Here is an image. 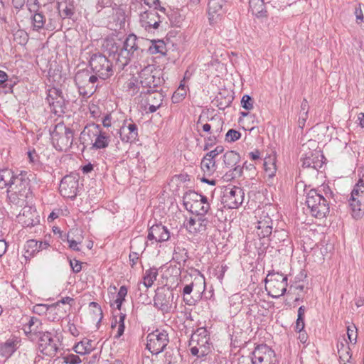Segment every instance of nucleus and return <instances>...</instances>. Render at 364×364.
<instances>
[{"instance_id": "nucleus-8", "label": "nucleus", "mask_w": 364, "mask_h": 364, "mask_svg": "<svg viewBox=\"0 0 364 364\" xmlns=\"http://www.w3.org/2000/svg\"><path fill=\"white\" fill-rule=\"evenodd\" d=\"M92 84L97 78L103 80L109 78L113 74L112 63L105 55L97 53L92 55Z\"/></svg>"}, {"instance_id": "nucleus-2", "label": "nucleus", "mask_w": 364, "mask_h": 364, "mask_svg": "<svg viewBox=\"0 0 364 364\" xmlns=\"http://www.w3.org/2000/svg\"><path fill=\"white\" fill-rule=\"evenodd\" d=\"M75 82L78 89L80 96V107L79 112L85 114L86 117H91V105L89 98L91 97L90 91L91 90V75L89 70L83 68L79 70L75 76ZM82 117L83 116L81 115Z\"/></svg>"}, {"instance_id": "nucleus-58", "label": "nucleus", "mask_w": 364, "mask_h": 364, "mask_svg": "<svg viewBox=\"0 0 364 364\" xmlns=\"http://www.w3.org/2000/svg\"><path fill=\"white\" fill-rule=\"evenodd\" d=\"M84 344L85 343L83 342H79L74 347L75 352L80 355V357L82 356V358L85 357V355L87 354V348L83 347Z\"/></svg>"}, {"instance_id": "nucleus-37", "label": "nucleus", "mask_w": 364, "mask_h": 364, "mask_svg": "<svg viewBox=\"0 0 364 364\" xmlns=\"http://www.w3.org/2000/svg\"><path fill=\"white\" fill-rule=\"evenodd\" d=\"M204 196H205L199 194L194 191L190 190L186 191L183 196V203L186 209L187 210L189 208L190 205L196 203L197 201L201 199V197Z\"/></svg>"}, {"instance_id": "nucleus-34", "label": "nucleus", "mask_w": 364, "mask_h": 364, "mask_svg": "<svg viewBox=\"0 0 364 364\" xmlns=\"http://www.w3.org/2000/svg\"><path fill=\"white\" fill-rule=\"evenodd\" d=\"M200 166L205 174L210 176L217 168L215 159L205 155L201 161Z\"/></svg>"}, {"instance_id": "nucleus-21", "label": "nucleus", "mask_w": 364, "mask_h": 364, "mask_svg": "<svg viewBox=\"0 0 364 364\" xmlns=\"http://www.w3.org/2000/svg\"><path fill=\"white\" fill-rule=\"evenodd\" d=\"M124 120L123 125L119 130V137L123 142H134L138 137V128L132 119Z\"/></svg>"}, {"instance_id": "nucleus-10", "label": "nucleus", "mask_w": 364, "mask_h": 364, "mask_svg": "<svg viewBox=\"0 0 364 364\" xmlns=\"http://www.w3.org/2000/svg\"><path fill=\"white\" fill-rule=\"evenodd\" d=\"M38 338L39 351L45 355L53 358L58 350L59 339L55 333L49 331H42L36 337Z\"/></svg>"}, {"instance_id": "nucleus-14", "label": "nucleus", "mask_w": 364, "mask_h": 364, "mask_svg": "<svg viewBox=\"0 0 364 364\" xmlns=\"http://www.w3.org/2000/svg\"><path fill=\"white\" fill-rule=\"evenodd\" d=\"M78 189V179L75 176L66 175L62 178L59 191L63 197L73 199L76 197Z\"/></svg>"}, {"instance_id": "nucleus-17", "label": "nucleus", "mask_w": 364, "mask_h": 364, "mask_svg": "<svg viewBox=\"0 0 364 364\" xmlns=\"http://www.w3.org/2000/svg\"><path fill=\"white\" fill-rule=\"evenodd\" d=\"M174 294L168 289L156 291L154 297V306L164 312H169L172 308Z\"/></svg>"}, {"instance_id": "nucleus-54", "label": "nucleus", "mask_w": 364, "mask_h": 364, "mask_svg": "<svg viewBox=\"0 0 364 364\" xmlns=\"http://www.w3.org/2000/svg\"><path fill=\"white\" fill-rule=\"evenodd\" d=\"M126 89L127 92H128L131 96H133L139 92V87L136 80H132L127 82Z\"/></svg>"}, {"instance_id": "nucleus-53", "label": "nucleus", "mask_w": 364, "mask_h": 364, "mask_svg": "<svg viewBox=\"0 0 364 364\" xmlns=\"http://www.w3.org/2000/svg\"><path fill=\"white\" fill-rule=\"evenodd\" d=\"M126 318V314L123 313L119 314V319L118 321H115L114 325L112 323V327L113 328L115 326L116 323H118V328H117V333L116 335L117 338L120 337L124 331L125 326H124V320Z\"/></svg>"}, {"instance_id": "nucleus-47", "label": "nucleus", "mask_w": 364, "mask_h": 364, "mask_svg": "<svg viewBox=\"0 0 364 364\" xmlns=\"http://www.w3.org/2000/svg\"><path fill=\"white\" fill-rule=\"evenodd\" d=\"M28 38V34L23 29H18L14 33V41L19 45L25 46Z\"/></svg>"}, {"instance_id": "nucleus-27", "label": "nucleus", "mask_w": 364, "mask_h": 364, "mask_svg": "<svg viewBox=\"0 0 364 364\" xmlns=\"http://www.w3.org/2000/svg\"><path fill=\"white\" fill-rule=\"evenodd\" d=\"M140 83L144 89L146 90H157L161 84L159 77H156L148 70H143L139 75Z\"/></svg>"}, {"instance_id": "nucleus-48", "label": "nucleus", "mask_w": 364, "mask_h": 364, "mask_svg": "<svg viewBox=\"0 0 364 364\" xmlns=\"http://www.w3.org/2000/svg\"><path fill=\"white\" fill-rule=\"evenodd\" d=\"M103 318L102 310L100 306L96 303L92 301V321L97 320L96 327L98 329L100 327V323Z\"/></svg>"}, {"instance_id": "nucleus-35", "label": "nucleus", "mask_w": 364, "mask_h": 364, "mask_svg": "<svg viewBox=\"0 0 364 364\" xmlns=\"http://www.w3.org/2000/svg\"><path fill=\"white\" fill-rule=\"evenodd\" d=\"M16 173V171L10 168L0 169L1 188L7 187L12 184L14 177Z\"/></svg>"}, {"instance_id": "nucleus-57", "label": "nucleus", "mask_w": 364, "mask_h": 364, "mask_svg": "<svg viewBox=\"0 0 364 364\" xmlns=\"http://www.w3.org/2000/svg\"><path fill=\"white\" fill-rule=\"evenodd\" d=\"M264 171L265 173L269 178H272L275 176L276 173V166L274 163H272L268 164L267 161L264 162Z\"/></svg>"}, {"instance_id": "nucleus-39", "label": "nucleus", "mask_w": 364, "mask_h": 364, "mask_svg": "<svg viewBox=\"0 0 364 364\" xmlns=\"http://www.w3.org/2000/svg\"><path fill=\"white\" fill-rule=\"evenodd\" d=\"M57 9L63 18H70L74 14V2L57 5Z\"/></svg>"}, {"instance_id": "nucleus-6", "label": "nucleus", "mask_w": 364, "mask_h": 364, "mask_svg": "<svg viewBox=\"0 0 364 364\" xmlns=\"http://www.w3.org/2000/svg\"><path fill=\"white\" fill-rule=\"evenodd\" d=\"M265 289L272 298H279L283 296L287 287V277L274 271L269 272L265 279Z\"/></svg>"}, {"instance_id": "nucleus-26", "label": "nucleus", "mask_w": 364, "mask_h": 364, "mask_svg": "<svg viewBox=\"0 0 364 364\" xmlns=\"http://www.w3.org/2000/svg\"><path fill=\"white\" fill-rule=\"evenodd\" d=\"M21 338L13 336L0 346V354L3 357L9 358L18 348Z\"/></svg>"}, {"instance_id": "nucleus-16", "label": "nucleus", "mask_w": 364, "mask_h": 364, "mask_svg": "<svg viewBox=\"0 0 364 364\" xmlns=\"http://www.w3.org/2000/svg\"><path fill=\"white\" fill-rule=\"evenodd\" d=\"M139 22L147 31L159 28L161 22V16L155 9L141 11L139 14Z\"/></svg>"}, {"instance_id": "nucleus-19", "label": "nucleus", "mask_w": 364, "mask_h": 364, "mask_svg": "<svg viewBox=\"0 0 364 364\" xmlns=\"http://www.w3.org/2000/svg\"><path fill=\"white\" fill-rule=\"evenodd\" d=\"M273 231V220L267 215L260 217L256 226V233L260 240L269 239Z\"/></svg>"}, {"instance_id": "nucleus-32", "label": "nucleus", "mask_w": 364, "mask_h": 364, "mask_svg": "<svg viewBox=\"0 0 364 364\" xmlns=\"http://www.w3.org/2000/svg\"><path fill=\"white\" fill-rule=\"evenodd\" d=\"M90 124H87L83 131L80 135V141L82 147L81 149L82 154L85 157V152L91 149V138H90V129H89Z\"/></svg>"}, {"instance_id": "nucleus-56", "label": "nucleus", "mask_w": 364, "mask_h": 364, "mask_svg": "<svg viewBox=\"0 0 364 364\" xmlns=\"http://www.w3.org/2000/svg\"><path fill=\"white\" fill-rule=\"evenodd\" d=\"M347 335H348V338L350 342L355 344L357 341L358 333H357V328L354 325H353L352 326H348Z\"/></svg>"}, {"instance_id": "nucleus-7", "label": "nucleus", "mask_w": 364, "mask_h": 364, "mask_svg": "<svg viewBox=\"0 0 364 364\" xmlns=\"http://www.w3.org/2000/svg\"><path fill=\"white\" fill-rule=\"evenodd\" d=\"M352 217L358 220L364 215V181L359 179L353 187L348 200Z\"/></svg>"}, {"instance_id": "nucleus-60", "label": "nucleus", "mask_w": 364, "mask_h": 364, "mask_svg": "<svg viewBox=\"0 0 364 364\" xmlns=\"http://www.w3.org/2000/svg\"><path fill=\"white\" fill-rule=\"evenodd\" d=\"M224 151V148L223 146H217L215 149L209 151L205 155L208 157H210L213 159H215V158L220 154H222Z\"/></svg>"}, {"instance_id": "nucleus-43", "label": "nucleus", "mask_w": 364, "mask_h": 364, "mask_svg": "<svg viewBox=\"0 0 364 364\" xmlns=\"http://www.w3.org/2000/svg\"><path fill=\"white\" fill-rule=\"evenodd\" d=\"M63 363L66 364H78L82 362L84 364H91V361L88 360L87 357L81 358L80 355L75 354H68L63 358Z\"/></svg>"}, {"instance_id": "nucleus-29", "label": "nucleus", "mask_w": 364, "mask_h": 364, "mask_svg": "<svg viewBox=\"0 0 364 364\" xmlns=\"http://www.w3.org/2000/svg\"><path fill=\"white\" fill-rule=\"evenodd\" d=\"M16 77H9L5 71L0 70V90L5 94L12 93L14 87L17 84Z\"/></svg>"}, {"instance_id": "nucleus-24", "label": "nucleus", "mask_w": 364, "mask_h": 364, "mask_svg": "<svg viewBox=\"0 0 364 364\" xmlns=\"http://www.w3.org/2000/svg\"><path fill=\"white\" fill-rule=\"evenodd\" d=\"M42 325L41 321L38 318L31 316L28 323L23 326V329L26 336L31 341H34L40 332L43 331Z\"/></svg>"}, {"instance_id": "nucleus-22", "label": "nucleus", "mask_w": 364, "mask_h": 364, "mask_svg": "<svg viewBox=\"0 0 364 364\" xmlns=\"http://www.w3.org/2000/svg\"><path fill=\"white\" fill-rule=\"evenodd\" d=\"M170 236L168 229L161 223H159L150 227L147 238L149 240H155L156 242H164L168 241Z\"/></svg>"}, {"instance_id": "nucleus-28", "label": "nucleus", "mask_w": 364, "mask_h": 364, "mask_svg": "<svg viewBox=\"0 0 364 364\" xmlns=\"http://www.w3.org/2000/svg\"><path fill=\"white\" fill-rule=\"evenodd\" d=\"M210 209V205L208 202V198L205 196L201 197V199L196 203L190 205L187 210L196 214L197 216L205 217Z\"/></svg>"}, {"instance_id": "nucleus-51", "label": "nucleus", "mask_w": 364, "mask_h": 364, "mask_svg": "<svg viewBox=\"0 0 364 364\" xmlns=\"http://www.w3.org/2000/svg\"><path fill=\"white\" fill-rule=\"evenodd\" d=\"M241 137V133L234 129H230L228 131L225 136V141L228 143H232L238 139H240Z\"/></svg>"}, {"instance_id": "nucleus-33", "label": "nucleus", "mask_w": 364, "mask_h": 364, "mask_svg": "<svg viewBox=\"0 0 364 364\" xmlns=\"http://www.w3.org/2000/svg\"><path fill=\"white\" fill-rule=\"evenodd\" d=\"M240 160V154L235 151H228L223 156V164L227 168H233Z\"/></svg>"}, {"instance_id": "nucleus-46", "label": "nucleus", "mask_w": 364, "mask_h": 364, "mask_svg": "<svg viewBox=\"0 0 364 364\" xmlns=\"http://www.w3.org/2000/svg\"><path fill=\"white\" fill-rule=\"evenodd\" d=\"M46 22V18L41 12L36 11L33 16V30L38 31L43 28Z\"/></svg>"}, {"instance_id": "nucleus-36", "label": "nucleus", "mask_w": 364, "mask_h": 364, "mask_svg": "<svg viewBox=\"0 0 364 364\" xmlns=\"http://www.w3.org/2000/svg\"><path fill=\"white\" fill-rule=\"evenodd\" d=\"M224 0H209L208 4V11L209 16L220 15L223 13Z\"/></svg>"}, {"instance_id": "nucleus-49", "label": "nucleus", "mask_w": 364, "mask_h": 364, "mask_svg": "<svg viewBox=\"0 0 364 364\" xmlns=\"http://www.w3.org/2000/svg\"><path fill=\"white\" fill-rule=\"evenodd\" d=\"M186 95V87L184 85H181L172 95L171 100L173 103H178L181 102L185 98Z\"/></svg>"}, {"instance_id": "nucleus-11", "label": "nucleus", "mask_w": 364, "mask_h": 364, "mask_svg": "<svg viewBox=\"0 0 364 364\" xmlns=\"http://www.w3.org/2000/svg\"><path fill=\"white\" fill-rule=\"evenodd\" d=\"M252 364H279L274 350L267 344L257 345L250 354Z\"/></svg>"}, {"instance_id": "nucleus-15", "label": "nucleus", "mask_w": 364, "mask_h": 364, "mask_svg": "<svg viewBox=\"0 0 364 364\" xmlns=\"http://www.w3.org/2000/svg\"><path fill=\"white\" fill-rule=\"evenodd\" d=\"M209 335L205 328L201 327L196 330L189 341V346L196 344L201 348L200 356H206L210 348Z\"/></svg>"}, {"instance_id": "nucleus-30", "label": "nucleus", "mask_w": 364, "mask_h": 364, "mask_svg": "<svg viewBox=\"0 0 364 364\" xmlns=\"http://www.w3.org/2000/svg\"><path fill=\"white\" fill-rule=\"evenodd\" d=\"M265 4H268L267 0H249L250 10L257 18H266L267 17V11Z\"/></svg>"}, {"instance_id": "nucleus-20", "label": "nucleus", "mask_w": 364, "mask_h": 364, "mask_svg": "<svg viewBox=\"0 0 364 364\" xmlns=\"http://www.w3.org/2000/svg\"><path fill=\"white\" fill-rule=\"evenodd\" d=\"M146 95V105L149 106L148 112H155L161 105L164 95L157 90H146L141 92Z\"/></svg>"}, {"instance_id": "nucleus-3", "label": "nucleus", "mask_w": 364, "mask_h": 364, "mask_svg": "<svg viewBox=\"0 0 364 364\" xmlns=\"http://www.w3.org/2000/svg\"><path fill=\"white\" fill-rule=\"evenodd\" d=\"M327 188L329 193L326 192L325 196L318 189H311L306 193V204L315 218H323L329 213L328 199L332 192L328 187Z\"/></svg>"}, {"instance_id": "nucleus-25", "label": "nucleus", "mask_w": 364, "mask_h": 364, "mask_svg": "<svg viewBox=\"0 0 364 364\" xmlns=\"http://www.w3.org/2000/svg\"><path fill=\"white\" fill-rule=\"evenodd\" d=\"M323 158L324 156L321 154L319 151H309V154H305V156L301 158V166L303 168H312L318 170L322 167V159Z\"/></svg>"}, {"instance_id": "nucleus-18", "label": "nucleus", "mask_w": 364, "mask_h": 364, "mask_svg": "<svg viewBox=\"0 0 364 364\" xmlns=\"http://www.w3.org/2000/svg\"><path fill=\"white\" fill-rule=\"evenodd\" d=\"M263 250H267L269 246L272 248L274 245L281 244V246H288L291 244V240L289 237L288 232L284 229H275L269 239H267V242H262Z\"/></svg>"}, {"instance_id": "nucleus-13", "label": "nucleus", "mask_w": 364, "mask_h": 364, "mask_svg": "<svg viewBox=\"0 0 364 364\" xmlns=\"http://www.w3.org/2000/svg\"><path fill=\"white\" fill-rule=\"evenodd\" d=\"M244 190L237 186L226 187L222 198L223 203L230 209L239 208L243 203Z\"/></svg>"}, {"instance_id": "nucleus-9", "label": "nucleus", "mask_w": 364, "mask_h": 364, "mask_svg": "<svg viewBox=\"0 0 364 364\" xmlns=\"http://www.w3.org/2000/svg\"><path fill=\"white\" fill-rule=\"evenodd\" d=\"M169 343L168 333L165 330L156 329L146 336V349L152 354L163 352Z\"/></svg>"}, {"instance_id": "nucleus-50", "label": "nucleus", "mask_w": 364, "mask_h": 364, "mask_svg": "<svg viewBox=\"0 0 364 364\" xmlns=\"http://www.w3.org/2000/svg\"><path fill=\"white\" fill-rule=\"evenodd\" d=\"M200 136L205 139L204 150H208L210 147L215 145L219 141L220 135L210 134L209 136L205 137L204 135L200 134Z\"/></svg>"}, {"instance_id": "nucleus-38", "label": "nucleus", "mask_w": 364, "mask_h": 364, "mask_svg": "<svg viewBox=\"0 0 364 364\" xmlns=\"http://www.w3.org/2000/svg\"><path fill=\"white\" fill-rule=\"evenodd\" d=\"M188 259V252L185 248L177 247L174 249L173 254V260L180 266H185V263Z\"/></svg>"}, {"instance_id": "nucleus-59", "label": "nucleus", "mask_w": 364, "mask_h": 364, "mask_svg": "<svg viewBox=\"0 0 364 364\" xmlns=\"http://www.w3.org/2000/svg\"><path fill=\"white\" fill-rule=\"evenodd\" d=\"M64 237L66 238L68 242L69 243V247L75 251H79L80 249L78 247V242H76L73 238L70 237L69 233L65 234L64 236H61L63 240H64Z\"/></svg>"}, {"instance_id": "nucleus-23", "label": "nucleus", "mask_w": 364, "mask_h": 364, "mask_svg": "<svg viewBox=\"0 0 364 364\" xmlns=\"http://www.w3.org/2000/svg\"><path fill=\"white\" fill-rule=\"evenodd\" d=\"M208 223V220L206 218L197 216V218H190L184 223V226L189 233L196 235L205 232Z\"/></svg>"}, {"instance_id": "nucleus-42", "label": "nucleus", "mask_w": 364, "mask_h": 364, "mask_svg": "<svg viewBox=\"0 0 364 364\" xmlns=\"http://www.w3.org/2000/svg\"><path fill=\"white\" fill-rule=\"evenodd\" d=\"M158 276V270L156 268H150L146 270L143 277V284L146 288L151 287Z\"/></svg>"}, {"instance_id": "nucleus-4", "label": "nucleus", "mask_w": 364, "mask_h": 364, "mask_svg": "<svg viewBox=\"0 0 364 364\" xmlns=\"http://www.w3.org/2000/svg\"><path fill=\"white\" fill-rule=\"evenodd\" d=\"M139 41L136 35L130 34L127 37L122 46H117V43H114L111 48V52L114 54V58L122 66L127 65L131 58L134 56L135 53L138 55Z\"/></svg>"}, {"instance_id": "nucleus-64", "label": "nucleus", "mask_w": 364, "mask_h": 364, "mask_svg": "<svg viewBox=\"0 0 364 364\" xmlns=\"http://www.w3.org/2000/svg\"><path fill=\"white\" fill-rule=\"evenodd\" d=\"M92 127H94L95 129L94 132L95 136H110L107 132L102 128L101 124L92 122Z\"/></svg>"}, {"instance_id": "nucleus-61", "label": "nucleus", "mask_w": 364, "mask_h": 364, "mask_svg": "<svg viewBox=\"0 0 364 364\" xmlns=\"http://www.w3.org/2000/svg\"><path fill=\"white\" fill-rule=\"evenodd\" d=\"M80 58L86 60L88 66L91 65V51L89 50L88 46L82 50Z\"/></svg>"}, {"instance_id": "nucleus-63", "label": "nucleus", "mask_w": 364, "mask_h": 364, "mask_svg": "<svg viewBox=\"0 0 364 364\" xmlns=\"http://www.w3.org/2000/svg\"><path fill=\"white\" fill-rule=\"evenodd\" d=\"M139 254L136 252L131 251L129 255V264L134 267L138 262Z\"/></svg>"}, {"instance_id": "nucleus-12", "label": "nucleus", "mask_w": 364, "mask_h": 364, "mask_svg": "<svg viewBox=\"0 0 364 364\" xmlns=\"http://www.w3.org/2000/svg\"><path fill=\"white\" fill-rule=\"evenodd\" d=\"M46 100L50 111L56 116L60 117L67 109L68 102L62 95V91L55 87L48 90Z\"/></svg>"}, {"instance_id": "nucleus-55", "label": "nucleus", "mask_w": 364, "mask_h": 364, "mask_svg": "<svg viewBox=\"0 0 364 364\" xmlns=\"http://www.w3.org/2000/svg\"><path fill=\"white\" fill-rule=\"evenodd\" d=\"M254 100L248 95H245L241 100L242 107L247 109L251 110L253 109Z\"/></svg>"}, {"instance_id": "nucleus-31", "label": "nucleus", "mask_w": 364, "mask_h": 364, "mask_svg": "<svg viewBox=\"0 0 364 364\" xmlns=\"http://www.w3.org/2000/svg\"><path fill=\"white\" fill-rule=\"evenodd\" d=\"M42 244H38V242L36 240H28L24 245V254L23 257L26 260H29L33 257L36 253H38L41 250Z\"/></svg>"}, {"instance_id": "nucleus-44", "label": "nucleus", "mask_w": 364, "mask_h": 364, "mask_svg": "<svg viewBox=\"0 0 364 364\" xmlns=\"http://www.w3.org/2000/svg\"><path fill=\"white\" fill-rule=\"evenodd\" d=\"M110 142V136H96L94 143H92V149H102L109 146Z\"/></svg>"}, {"instance_id": "nucleus-45", "label": "nucleus", "mask_w": 364, "mask_h": 364, "mask_svg": "<svg viewBox=\"0 0 364 364\" xmlns=\"http://www.w3.org/2000/svg\"><path fill=\"white\" fill-rule=\"evenodd\" d=\"M349 347L346 346L343 343H341V347L338 345V353L339 355L340 363H348L351 358V355L349 353Z\"/></svg>"}, {"instance_id": "nucleus-62", "label": "nucleus", "mask_w": 364, "mask_h": 364, "mask_svg": "<svg viewBox=\"0 0 364 364\" xmlns=\"http://www.w3.org/2000/svg\"><path fill=\"white\" fill-rule=\"evenodd\" d=\"M28 158L30 163L36 164L38 162V155L34 149H29L27 152Z\"/></svg>"}, {"instance_id": "nucleus-40", "label": "nucleus", "mask_w": 364, "mask_h": 364, "mask_svg": "<svg viewBox=\"0 0 364 364\" xmlns=\"http://www.w3.org/2000/svg\"><path fill=\"white\" fill-rule=\"evenodd\" d=\"M149 51L151 54H161L166 55L167 49L166 46L162 40H153L151 45L149 48Z\"/></svg>"}, {"instance_id": "nucleus-5", "label": "nucleus", "mask_w": 364, "mask_h": 364, "mask_svg": "<svg viewBox=\"0 0 364 364\" xmlns=\"http://www.w3.org/2000/svg\"><path fill=\"white\" fill-rule=\"evenodd\" d=\"M51 143L55 150L58 151H68L73 142L74 130L59 122L50 131Z\"/></svg>"}, {"instance_id": "nucleus-52", "label": "nucleus", "mask_w": 364, "mask_h": 364, "mask_svg": "<svg viewBox=\"0 0 364 364\" xmlns=\"http://www.w3.org/2000/svg\"><path fill=\"white\" fill-rule=\"evenodd\" d=\"M55 311V308H53V306H48L46 304H36L33 306V311L35 314H46L48 311L49 313H52L53 311Z\"/></svg>"}, {"instance_id": "nucleus-41", "label": "nucleus", "mask_w": 364, "mask_h": 364, "mask_svg": "<svg viewBox=\"0 0 364 364\" xmlns=\"http://www.w3.org/2000/svg\"><path fill=\"white\" fill-rule=\"evenodd\" d=\"M211 127V134L220 135L223 131L224 122L221 117L214 116L209 119Z\"/></svg>"}, {"instance_id": "nucleus-1", "label": "nucleus", "mask_w": 364, "mask_h": 364, "mask_svg": "<svg viewBox=\"0 0 364 364\" xmlns=\"http://www.w3.org/2000/svg\"><path fill=\"white\" fill-rule=\"evenodd\" d=\"M33 174L26 171H16L12 184L7 188V200L9 203L22 207L26 204V199L31 192V181Z\"/></svg>"}]
</instances>
